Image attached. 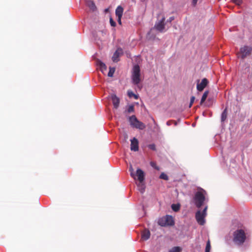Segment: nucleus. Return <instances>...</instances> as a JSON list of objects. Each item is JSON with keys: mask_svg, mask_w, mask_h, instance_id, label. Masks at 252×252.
Returning <instances> with one entry per match:
<instances>
[{"mask_svg": "<svg viewBox=\"0 0 252 252\" xmlns=\"http://www.w3.org/2000/svg\"><path fill=\"white\" fill-rule=\"evenodd\" d=\"M206 192L202 189H200L195 194L194 201L197 207L200 208L204 202L208 199L206 198Z\"/></svg>", "mask_w": 252, "mask_h": 252, "instance_id": "nucleus-1", "label": "nucleus"}, {"mask_svg": "<svg viewBox=\"0 0 252 252\" xmlns=\"http://www.w3.org/2000/svg\"><path fill=\"white\" fill-rule=\"evenodd\" d=\"M131 80L132 83L136 85L140 89L139 83L142 81V79L140 74V69L138 65H135L132 68Z\"/></svg>", "mask_w": 252, "mask_h": 252, "instance_id": "nucleus-2", "label": "nucleus"}, {"mask_svg": "<svg viewBox=\"0 0 252 252\" xmlns=\"http://www.w3.org/2000/svg\"><path fill=\"white\" fill-rule=\"evenodd\" d=\"M246 239V235L244 230L239 229L235 231L233 234V241L237 245L242 244Z\"/></svg>", "mask_w": 252, "mask_h": 252, "instance_id": "nucleus-3", "label": "nucleus"}, {"mask_svg": "<svg viewBox=\"0 0 252 252\" xmlns=\"http://www.w3.org/2000/svg\"><path fill=\"white\" fill-rule=\"evenodd\" d=\"M158 223L161 226H172L174 224V221L171 216L166 215L158 220Z\"/></svg>", "mask_w": 252, "mask_h": 252, "instance_id": "nucleus-4", "label": "nucleus"}, {"mask_svg": "<svg viewBox=\"0 0 252 252\" xmlns=\"http://www.w3.org/2000/svg\"><path fill=\"white\" fill-rule=\"evenodd\" d=\"M129 122L130 125L133 127L139 129H144L146 127V126L142 122L138 121L135 115L129 117Z\"/></svg>", "mask_w": 252, "mask_h": 252, "instance_id": "nucleus-5", "label": "nucleus"}, {"mask_svg": "<svg viewBox=\"0 0 252 252\" xmlns=\"http://www.w3.org/2000/svg\"><path fill=\"white\" fill-rule=\"evenodd\" d=\"M252 50V49L251 47L248 46H244V47L240 48L238 55L239 57L244 59L251 54Z\"/></svg>", "mask_w": 252, "mask_h": 252, "instance_id": "nucleus-6", "label": "nucleus"}, {"mask_svg": "<svg viewBox=\"0 0 252 252\" xmlns=\"http://www.w3.org/2000/svg\"><path fill=\"white\" fill-rule=\"evenodd\" d=\"M164 21L165 18H162L160 20H159L156 23L154 28L161 32H165L166 30Z\"/></svg>", "mask_w": 252, "mask_h": 252, "instance_id": "nucleus-7", "label": "nucleus"}, {"mask_svg": "<svg viewBox=\"0 0 252 252\" xmlns=\"http://www.w3.org/2000/svg\"><path fill=\"white\" fill-rule=\"evenodd\" d=\"M206 216V215L201 213L200 211H197L195 214V218L197 222L201 225H204L205 222V218Z\"/></svg>", "mask_w": 252, "mask_h": 252, "instance_id": "nucleus-8", "label": "nucleus"}, {"mask_svg": "<svg viewBox=\"0 0 252 252\" xmlns=\"http://www.w3.org/2000/svg\"><path fill=\"white\" fill-rule=\"evenodd\" d=\"M130 150L134 152L138 151L139 150L138 140L134 137L130 140Z\"/></svg>", "mask_w": 252, "mask_h": 252, "instance_id": "nucleus-9", "label": "nucleus"}, {"mask_svg": "<svg viewBox=\"0 0 252 252\" xmlns=\"http://www.w3.org/2000/svg\"><path fill=\"white\" fill-rule=\"evenodd\" d=\"M208 83V81L207 79L204 78L202 80L200 83H198L197 84V90L199 91H202L206 87Z\"/></svg>", "mask_w": 252, "mask_h": 252, "instance_id": "nucleus-10", "label": "nucleus"}, {"mask_svg": "<svg viewBox=\"0 0 252 252\" xmlns=\"http://www.w3.org/2000/svg\"><path fill=\"white\" fill-rule=\"evenodd\" d=\"M135 175V177H137V179L138 181L141 182H143L144 179V172L140 169H138L136 170V173ZM136 178H135V179Z\"/></svg>", "mask_w": 252, "mask_h": 252, "instance_id": "nucleus-11", "label": "nucleus"}, {"mask_svg": "<svg viewBox=\"0 0 252 252\" xmlns=\"http://www.w3.org/2000/svg\"><path fill=\"white\" fill-rule=\"evenodd\" d=\"M123 50L121 48H118L114 53L112 57V60L114 62H117L119 61V57L120 55L122 54Z\"/></svg>", "mask_w": 252, "mask_h": 252, "instance_id": "nucleus-12", "label": "nucleus"}, {"mask_svg": "<svg viewBox=\"0 0 252 252\" xmlns=\"http://www.w3.org/2000/svg\"><path fill=\"white\" fill-rule=\"evenodd\" d=\"M111 99L112 100L114 107L115 109H117L119 107V103H120L119 98L115 94H112L111 95Z\"/></svg>", "mask_w": 252, "mask_h": 252, "instance_id": "nucleus-13", "label": "nucleus"}, {"mask_svg": "<svg viewBox=\"0 0 252 252\" xmlns=\"http://www.w3.org/2000/svg\"><path fill=\"white\" fill-rule=\"evenodd\" d=\"M150 237L149 230L145 229L142 232L141 238L143 240H147Z\"/></svg>", "mask_w": 252, "mask_h": 252, "instance_id": "nucleus-14", "label": "nucleus"}, {"mask_svg": "<svg viewBox=\"0 0 252 252\" xmlns=\"http://www.w3.org/2000/svg\"><path fill=\"white\" fill-rule=\"evenodd\" d=\"M97 65L99 66L101 72L103 73H104V71H105L107 69V67L106 65L100 61H97Z\"/></svg>", "mask_w": 252, "mask_h": 252, "instance_id": "nucleus-15", "label": "nucleus"}, {"mask_svg": "<svg viewBox=\"0 0 252 252\" xmlns=\"http://www.w3.org/2000/svg\"><path fill=\"white\" fill-rule=\"evenodd\" d=\"M123 13V8L122 6H119L116 9V15L117 17H122Z\"/></svg>", "mask_w": 252, "mask_h": 252, "instance_id": "nucleus-16", "label": "nucleus"}, {"mask_svg": "<svg viewBox=\"0 0 252 252\" xmlns=\"http://www.w3.org/2000/svg\"><path fill=\"white\" fill-rule=\"evenodd\" d=\"M86 4L93 11H94L96 9L94 3L91 0L87 1L86 2Z\"/></svg>", "mask_w": 252, "mask_h": 252, "instance_id": "nucleus-17", "label": "nucleus"}, {"mask_svg": "<svg viewBox=\"0 0 252 252\" xmlns=\"http://www.w3.org/2000/svg\"><path fill=\"white\" fill-rule=\"evenodd\" d=\"M137 186H138V189L140 191V192L143 193L145 189V186L143 183V182H141V183H140V182L139 181V183L137 184Z\"/></svg>", "mask_w": 252, "mask_h": 252, "instance_id": "nucleus-18", "label": "nucleus"}, {"mask_svg": "<svg viewBox=\"0 0 252 252\" xmlns=\"http://www.w3.org/2000/svg\"><path fill=\"white\" fill-rule=\"evenodd\" d=\"M208 94H209V91H206L204 93V94L202 96L201 99V101H200L201 104H202L205 101L206 98L207 97V96L208 95Z\"/></svg>", "mask_w": 252, "mask_h": 252, "instance_id": "nucleus-19", "label": "nucleus"}, {"mask_svg": "<svg viewBox=\"0 0 252 252\" xmlns=\"http://www.w3.org/2000/svg\"><path fill=\"white\" fill-rule=\"evenodd\" d=\"M181 248L179 247H174L169 250L168 252H181Z\"/></svg>", "mask_w": 252, "mask_h": 252, "instance_id": "nucleus-20", "label": "nucleus"}, {"mask_svg": "<svg viewBox=\"0 0 252 252\" xmlns=\"http://www.w3.org/2000/svg\"><path fill=\"white\" fill-rule=\"evenodd\" d=\"M115 68L114 67H109V71L108 73V76L109 77H112L115 72Z\"/></svg>", "mask_w": 252, "mask_h": 252, "instance_id": "nucleus-21", "label": "nucleus"}, {"mask_svg": "<svg viewBox=\"0 0 252 252\" xmlns=\"http://www.w3.org/2000/svg\"><path fill=\"white\" fill-rule=\"evenodd\" d=\"M226 117H227V112H226V109H225L221 114V121L224 122L226 120Z\"/></svg>", "mask_w": 252, "mask_h": 252, "instance_id": "nucleus-22", "label": "nucleus"}, {"mask_svg": "<svg viewBox=\"0 0 252 252\" xmlns=\"http://www.w3.org/2000/svg\"><path fill=\"white\" fill-rule=\"evenodd\" d=\"M180 206L179 204H173L171 206V208H172V210L175 212L178 211L180 209Z\"/></svg>", "mask_w": 252, "mask_h": 252, "instance_id": "nucleus-23", "label": "nucleus"}, {"mask_svg": "<svg viewBox=\"0 0 252 252\" xmlns=\"http://www.w3.org/2000/svg\"><path fill=\"white\" fill-rule=\"evenodd\" d=\"M134 111V107L133 105H130L128 106V108L126 110V112L128 113H130L133 112Z\"/></svg>", "mask_w": 252, "mask_h": 252, "instance_id": "nucleus-24", "label": "nucleus"}, {"mask_svg": "<svg viewBox=\"0 0 252 252\" xmlns=\"http://www.w3.org/2000/svg\"><path fill=\"white\" fill-rule=\"evenodd\" d=\"M211 249V244L210 241L209 240L206 244V248H205V252H210Z\"/></svg>", "mask_w": 252, "mask_h": 252, "instance_id": "nucleus-25", "label": "nucleus"}, {"mask_svg": "<svg viewBox=\"0 0 252 252\" xmlns=\"http://www.w3.org/2000/svg\"><path fill=\"white\" fill-rule=\"evenodd\" d=\"M127 94L130 97L133 96L135 99H138V96L135 94L132 91H128Z\"/></svg>", "mask_w": 252, "mask_h": 252, "instance_id": "nucleus-26", "label": "nucleus"}, {"mask_svg": "<svg viewBox=\"0 0 252 252\" xmlns=\"http://www.w3.org/2000/svg\"><path fill=\"white\" fill-rule=\"evenodd\" d=\"M160 179H163V180H168V176L164 173H162L160 175Z\"/></svg>", "mask_w": 252, "mask_h": 252, "instance_id": "nucleus-27", "label": "nucleus"}, {"mask_svg": "<svg viewBox=\"0 0 252 252\" xmlns=\"http://www.w3.org/2000/svg\"><path fill=\"white\" fill-rule=\"evenodd\" d=\"M129 171L130 172V175L132 177L134 178V180H135V175L133 172V169L132 168V166L131 165L129 168Z\"/></svg>", "mask_w": 252, "mask_h": 252, "instance_id": "nucleus-28", "label": "nucleus"}, {"mask_svg": "<svg viewBox=\"0 0 252 252\" xmlns=\"http://www.w3.org/2000/svg\"><path fill=\"white\" fill-rule=\"evenodd\" d=\"M234 3L238 5H240L242 3V0H231Z\"/></svg>", "mask_w": 252, "mask_h": 252, "instance_id": "nucleus-29", "label": "nucleus"}, {"mask_svg": "<svg viewBox=\"0 0 252 252\" xmlns=\"http://www.w3.org/2000/svg\"><path fill=\"white\" fill-rule=\"evenodd\" d=\"M148 147L152 150H156V145L154 144H150L148 145Z\"/></svg>", "mask_w": 252, "mask_h": 252, "instance_id": "nucleus-30", "label": "nucleus"}, {"mask_svg": "<svg viewBox=\"0 0 252 252\" xmlns=\"http://www.w3.org/2000/svg\"><path fill=\"white\" fill-rule=\"evenodd\" d=\"M150 165L154 168L156 169H158V168L157 166L156 163L155 162L151 161L150 162Z\"/></svg>", "mask_w": 252, "mask_h": 252, "instance_id": "nucleus-31", "label": "nucleus"}, {"mask_svg": "<svg viewBox=\"0 0 252 252\" xmlns=\"http://www.w3.org/2000/svg\"><path fill=\"white\" fill-rule=\"evenodd\" d=\"M110 23L111 26L115 27L116 26V23L113 20L112 18L110 19Z\"/></svg>", "mask_w": 252, "mask_h": 252, "instance_id": "nucleus-32", "label": "nucleus"}, {"mask_svg": "<svg viewBox=\"0 0 252 252\" xmlns=\"http://www.w3.org/2000/svg\"><path fill=\"white\" fill-rule=\"evenodd\" d=\"M194 99H195V97L194 96H192L191 97V98H190V104H189V107H190L192 106V104H193V102L194 101Z\"/></svg>", "mask_w": 252, "mask_h": 252, "instance_id": "nucleus-33", "label": "nucleus"}, {"mask_svg": "<svg viewBox=\"0 0 252 252\" xmlns=\"http://www.w3.org/2000/svg\"><path fill=\"white\" fill-rule=\"evenodd\" d=\"M174 20V17H170L167 21V22L171 23L173 20Z\"/></svg>", "mask_w": 252, "mask_h": 252, "instance_id": "nucleus-34", "label": "nucleus"}, {"mask_svg": "<svg viewBox=\"0 0 252 252\" xmlns=\"http://www.w3.org/2000/svg\"><path fill=\"white\" fill-rule=\"evenodd\" d=\"M207 210V207L206 206V207L204 209V210H203V211H202V212H201V213H202L203 214H205L206 215H207V213H206Z\"/></svg>", "mask_w": 252, "mask_h": 252, "instance_id": "nucleus-35", "label": "nucleus"}, {"mask_svg": "<svg viewBox=\"0 0 252 252\" xmlns=\"http://www.w3.org/2000/svg\"><path fill=\"white\" fill-rule=\"evenodd\" d=\"M198 0H192V4L193 6H195Z\"/></svg>", "mask_w": 252, "mask_h": 252, "instance_id": "nucleus-36", "label": "nucleus"}, {"mask_svg": "<svg viewBox=\"0 0 252 252\" xmlns=\"http://www.w3.org/2000/svg\"><path fill=\"white\" fill-rule=\"evenodd\" d=\"M118 17V22L119 24H121V17Z\"/></svg>", "mask_w": 252, "mask_h": 252, "instance_id": "nucleus-37", "label": "nucleus"}, {"mask_svg": "<svg viewBox=\"0 0 252 252\" xmlns=\"http://www.w3.org/2000/svg\"><path fill=\"white\" fill-rule=\"evenodd\" d=\"M166 124L168 125V126H169L170 125V122L169 121H168L167 123H166Z\"/></svg>", "mask_w": 252, "mask_h": 252, "instance_id": "nucleus-38", "label": "nucleus"}]
</instances>
